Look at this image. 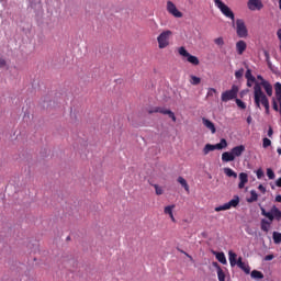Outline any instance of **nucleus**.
I'll return each instance as SVG.
<instances>
[{
    "label": "nucleus",
    "mask_w": 281,
    "mask_h": 281,
    "mask_svg": "<svg viewBox=\"0 0 281 281\" xmlns=\"http://www.w3.org/2000/svg\"><path fill=\"white\" fill-rule=\"evenodd\" d=\"M260 210H261V216H265L266 218H268V221L261 220V231L266 232L267 234L273 221H278V222L281 221V211L276 205L271 207L270 212H267V210H265V207L262 206L260 207Z\"/></svg>",
    "instance_id": "f257e3e1"
},
{
    "label": "nucleus",
    "mask_w": 281,
    "mask_h": 281,
    "mask_svg": "<svg viewBox=\"0 0 281 281\" xmlns=\"http://www.w3.org/2000/svg\"><path fill=\"white\" fill-rule=\"evenodd\" d=\"M254 102L257 109H260L262 105L266 110V115H269L270 113V105H269V98H267V94L262 91L260 88V85L254 86Z\"/></svg>",
    "instance_id": "f03ea898"
},
{
    "label": "nucleus",
    "mask_w": 281,
    "mask_h": 281,
    "mask_svg": "<svg viewBox=\"0 0 281 281\" xmlns=\"http://www.w3.org/2000/svg\"><path fill=\"white\" fill-rule=\"evenodd\" d=\"M228 260L231 267L238 266V268L241 269V271L245 272L247 276L251 273V268L243 261V257H238V255L233 250L228 251Z\"/></svg>",
    "instance_id": "7ed1b4c3"
},
{
    "label": "nucleus",
    "mask_w": 281,
    "mask_h": 281,
    "mask_svg": "<svg viewBox=\"0 0 281 281\" xmlns=\"http://www.w3.org/2000/svg\"><path fill=\"white\" fill-rule=\"evenodd\" d=\"M214 3L216 8H218V10L222 12V14H224V16L235 21L236 18L234 15V11H232V9L227 7V4H225L222 0H214Z\"/></svg>",
    "instance_id": "20e7f679"
},
{
    "label": "nucleus",
    "mask_w": 281,
    "mask_h": 281,
    "mask_svg": "<svg viewBox=\"0 0 281 281\" xmlns=\"http://www.w3.org/2000/svg\"><path fill=\"white\" fill-rule=\"evenodd\" d=\"M223 148H227V139L222 138L220 143L212 145V144H206L203 148V154L204 155H210L213 150H223Z\"/></svg>",
    "instance_id": "39448f33"
},
{
    "label": "nucleus",
    "mask_w": 281,
    "mask_h": 281,
    "mask_svg": "<svg viewBox=\"0 0 281 281\" xmlns=\"http://www.w3.org/2000/svg\"><path fill=\"white\" fill-rule=\"evenodd\" d=\"M170 36H172V31H165L160 33L157 37L159 49H166L170 45Z\"/></svg>",
    "instance_id": "423d86ee"
},
{
    "label": "nucleus",
    "mask_w": 281,
    "mask_h": 281,
    "mask_svg": "<svg viewBox=\"0 0 281 281\" xmlns=\"http://www.w3.org/2000/svg\"><path fill=\"white\" fill-rule=\"evenodd\" d=\"M236 34L239 38H247V36H249V31L247 30L245 20L243 19L236 20Z\"/></svg>",
    "instance_id": "0eeeda50"
},
{
    "label": "nucleus",
    "mask_w": 281,
    "mask_h": 281,
    "mask_svg": "<svg viewBox=\"0 0 281 281\" xmlns=\"http://www.w3.org/2000/svg\"><path fill=\"white\" fill-rule=\"evenodd\" d=\"M238 203H240V198H238V195H235L234 199L229 202L216 206L215 212H225L226 210H232V207H238Z\"/></svg>",
    "instance_id": "6e6552de"
},
{
    "label": "nucleus",
    "mask_w": 281,
    "mask_h": 281,
    "mask_svg": "<svg viewBox=\"0 0 281 281\" xmlns=\"http://www.w3.org/2000/svg\"><path fill=\"white\" fill-rule=\"evenodd\" d=\"M238 97V86H232L231 90H226L222 93V102H229Z\"/></svg>",
    "instance_id": "1a4fd4ad"
},
{
    "label": "nucleus",
    "mask_w": 281,
    "mask_h": 281,
    "mask_svg": "<svg viewBox=\"0 0 281 281\" xmlns=\"http://www.w3.org/2000/svg\"><path fill=\"white\" fill-rule=\"evenodd\" d=\"M178 54H180V56H183L184 58H187L188 63H190L191 65L196 66L200 64L199 57L189 54V52L183 46L178 49Z\"/></svg>",
    "instance_id": "9d476101"
},
{
    "label": "nucleus",
    "mask_w": 281,
    "mask_h": 281,
    "mask_svg": "<svg viewBox=\"0 0 281 281\" xmlns=\"http://www.w3.org/2000/svg\"><path fill=\"white\" fill-rule=\"evenodd\" d=\"M148 113L149 115H151V113H161L162 115H169L172 122H177V116L175 115V113L164 108L156 106V108L149 109Z\"/></svg>",
    "instance_id": "9b49d317"
},
{
    "label": "nucleus",
    "mask_w": 281,
    "mask_h": 281,
    "mask_svg": "<svg viewBox=\"0 0 281 281\" xmlns=\"http://www.w3.org/2000/svg\"><path fill=\"white\" fill-rule=\"evenodd\" d=\"M167 12L175 16L176 19H181L183 16V13L177 9V5L173 4L172 1H167Z\"/></svg>",
    "instance_id": "f8f14e48"
},
{
    "label": "nucleus",
    "mask_w": 281,
    "mask_h": 281,
    "mask_svg": "<svg viewBox=\"0 0 281 281\" xmlns=\"http://www.w3.org/2000/svg\"><path fill=\"white\" fill-rule=\"evenodd\" d=\"M256 85H259L261 91L263 88L269 98H271V95H273V86H271V83L269 81L263 80L262 82H256L255 87H256Z\"/></svg>",
    "instance_id": "ddd939ff"
},
{
    "label": "nucleus",
    "mask_w": 281,
    "mask_h": 281,
    "mask_svg": "<svg viewBox=\"0 0 281 281\" xmlns=\"http://www.w3.org/2000/svg\"><path fill=\"white\" fill-rule=\"evenodd\" d=\"M247 50V42L246 41H238L236 43V52L239 56H243V54H245V52Z\"/></svg>",
    "instance_id": "4468645a"
},
{
    "label": "nucleus",
    "mask_w": 281,
    "mask_h": 281,
    "mask_svg": "<svg viewBox=\"0 0 281 281\" xmlns=\"http://www.w3.org/2000/svg\"><path fill=\"white\" fill-rule=\"evenodd\" d=\"M248 8L252 11L254 10H262V8H263L262 1L261 0H249Z\"/></svg>",
    "instance_id": "2eb2a0df"
},
{
    "label": "nucleus",
    "mask_w": 281,
    "mask_h": 281,
    "mask_svg": "<svg viewBox=\"0 0 281 281\" xmlns=\"http://www.w3.org/2000/svg\"><path fill=\"white\" fill-rule=\"evenodd\" d=\"M248 182H249V176L245 172H240L239 173V183H238L239 190H243V188H245V184Z\"/></svg>",
    "instance_id": "dca6fc26"
},
{
    "label": "nucleus",
    "mask_w": 281,
    "mask_h": 281,
    "mask_svg": "<svg viewBox=\"0 0 281 281\" xmlns=\"http://www.w3.org/2000/svg\"><path fill=\"white\" fill-rule=\"evenodd\" d=\"M202 124H204L205 128H207L209 131H211V133L214 135V133H216V126L212 123V121L202 117Z\"/></svg>",
    "instance_id": "f3484780"
},
{
    "label": "nucleus",
    "mask_w": 281,
    "mask_h": 281,
    "mask_svg": "<svg viewBox=\"0 0 281 281\" xmlns=\"http://www.w3.org/2000/svg\"><path fill=\"white\" fill-rule=\"evenodd\" d=\"M244 151H245V145H238L231 150L235 159L236 157H240V155H243Z\"/></svg>",
    "instance_id": "a211bd4d"
},
{
    "label": "nucleus",
    "mask_w": 281,
    "mask_h": 281,
    "mask_svg": "<svg viewBox=\"0 0 281 281\" xmlns=\"http://www.w3.org/2000/svg\"><path fill=\"white\" fill-rule=\"evenodd\" d=\"M234 159L236 158L234 157V154H232V151H225L222 154V161L224 162L234 161Z\"/></svg>",
    "instance_id": "6ab92c4d"
},
{
    "label": "nucleus",
    "mask_w": 281,
    "mask_h": 281,
    "mask_svg": "<svg viewBox=\"0 0 281 281\" xmlns=\"http://www.w3.org/2000/svg\"><path fill=\"white\" fill-rule=\"evenodd\" d=\"M214 256L216 257V260L221 262V265H227V258L225 257V252H213Z\"/></svg>",
    "instance_id": "aec40b11"
},
{
    "label": "nucleus",
    "mask_w": 281,
    "mask_h": 281,
    "mask_svg": "<svg viewBox=\"0 0 281 281\" xmlns=\"http://www.w3.org/2000/svg\"><path fill=\"white\" fill-rule=\"evenodd\" d=\"M213 267H216V269H217V278H218V280L220 281H225V272L223 271L221 266H218V262H213Z\"/></svg>",
    "instance_id": "412c9836"
},
{
    "label": "nucleus",
    "mask_w": 281,
    "mask_h": 281,
    "mask_svg": "<svg viewBox=\"0 0 281 281\" xmlns=\"http://www.w3.org/2000/svg\"><path fill=\"white\" fill-rule=\"evenodd\" d=\"M178 183H180V186H182V188L186 190V192L188 194H190V184H188V181L184 180L183 177H178Z\"/></svg>",
    "instance_id": "4be33fe9"
},
{
    "label": "nucleus",
    "mask_w": 281,
    "mask_h": 281,
    "mask_svg": "<svg viewBox=\"0 0 281 281\" xmlns=\"http://www.w3.org/2000/svg\"><path fill=\"white\" fill-rule=\"evenodd\" d=\"M274 91H276V98L280 103L281 102V83L280 82L274 83Z\"/></svg>",
    "instance_id": "5701e85b"
},
{
    "label": "nucleus",
    "mask_w": 281,
    "mask_h": 281,
    "mask_svg": "<svg viewBox=\"0 0 281 281\" xmlns=\"http://www.w3.org/2000/svg\"><path fill=\"white\" fill-rule=\"evenodd\" d=\"M250 276L254 280H262L265 278V274L258 270H252Z\"/></svg>",
    "instance_id": "b1692460"
},
{
    "label": "nucleus",
    "mask_w": 281,
    "mask_h": 281,
    "mask_svg": "<svg viewBox=\"0 0 281 281\" xmlns=\"http://www.w3.org/2000/svg\"><path fill=\"white\" fill-rule=\"evenodd\" d=\"M224 173L226 175V177H233V179L238 178V173H236V171H234V169L232 168H224Z\"/></svg>",
    "instance_id": "393cba45"
},
{
    "label": "nucleus",
    "mask_w": 281,
    "mask_h": 281,
    "mask_svg": "<svg viewBox=\"0 0 281 281\" xmlns=\"http://www.w3.org/2000/svg\"><path fill=\"white\" fill-rule=\"evenodd\" d=\"M189 82H190V85H193V87H196V86L201 85V78L196 77L194 75H191Z\"/></svg>",
    "instance_id": "a878e982"
},
{
    "label": "nucleus",
    "mask_w": 281,
    "mask_h": 281,
    "mask_svg": "<svg viewBox=\"0 0 281 281\" xmlns=\"http://www.w3.org/2000/svg\"><path fill=\"white\" fill-rule=\"evenodd\" d=\"M255 201H258V193L256 192V190H251L250 191V198L247 199L248 203H255Z\"/></svg>",
    "instance_id": "bb28decb"
},
{
    "label": "nucleus",
    "mask_w": 281,
    "mask_h": 281,
    "mask_svg": "<svg viewBox=\"0 0 281 281\" xmlns=\"http://www.w3.org/2000/svg\"><path fill=\"white\" fill-rule=\"evenodd\" d=\"M272 239H273L274 245H280L281 244V233L273 232Z\"/></svg>",
    "instance_id": "cd10ccee"
},
{
    "label": "nucleus",
    "mask_w": 281,
    "mask_h": 281,
    "mask_svg": "<svg viewBox=\"0 0 281 281\" xmlns=\"http://www.w3.org/2000/svg\"><path fill=\"white\" fill-rule=\"evenodd\" d=\"M172 210H175V204L165 206L164 212H165V214H168L170 216V218H172V214H173Z\"/></svg>",
    "instance_id": "c85d7f7f"
},
{
    "label": "nucleus",
    "mask_w": 281,
    "mask_h": 281,
    "mask_svg": "<svg viewBox=\"0 0 281 281\" xmlns=\"http://www.w3.org/2000/svg\"><path fill=\"white\" fill-rule=\"evenodd\" d=\"M244 74H245V69L240 68L239 70L235 71V78L237 80H240V78H243Z\"/></svg>",
    "instance_id": "c756f323"
},
{
    "label": "nucleus",
    "mask_w": 281,
    "mask_h": 281,
    "mask_svg": "<svg viewBox=\"0 0 281 281\" xmlns=\"http://www.w3.org/2000/svg\"><path fill=\"white\" fill-rule=\"evenodd\" d=\"M154 188L157 196H161V194H164V189L159 187V184H154Z\"/></svg>",
    "instance_id": "7c9ffc66"
},
{
    "label": "nucleus",
    "mask_w": 281,
    "mask_h": 281,
    "mask_svg": "<svg viewBox=\"0 0 281 281\" xmlns=\"http://www.w3.org/2000/svg\"><path fill=\"white\" fill-rule=\"evenodd\" d=\"M214 43L218 47H223V45H225V40H223V37H217V38L214 40Z\"/></svg>",
    "instance_id": "2f4dec72"
},
{
    "label": "nucleus",
    "mask_w": 281,
    "mask_h": 281,
    "mask_svg": "<svg viewBox=\"0 0 281 281\" xmlns=\"http://www.w3.org/2000/svg\"><path fill=\"white\" fill-rule=\"evenodd\" d=\"M236 104L239 109H247V104H245V102H243V100L240 99H236Z\"/></svg>",
    "instance_id": "473e14b6"
},
{
    "label": "nucleus",
    "mask_w": 281,
    "mask_h": 281,
    "mask_svg": "<svg viewBox=\"0 0 281 281\" xmlns=\"http://www.w3.org/2000/svg\"><path fill=\"white\" fill-rule=\"evenodd\" d=\"M267 177L269 179H276V172H273V169H271V168L267 169Z\"/></svg>",
    "instance_id": "72a5a7b5"
},
{
    "label": "nucleus",
    "mask_w": 281,
    "mask_h": 281,
    "mask_svg": "<svg viewBox=\"0 0 281 281\" xmlns=\"http://www.w3.org/2000/svg\"><path fill=\"white\" fill-rule=\"evenodd\" d=\"M262 146L265 147V148H269V146H271V139H269V138H263V142H262Z\"/></svg>",
    "instance_id": "f704fd0d"
},
{
    "label": "nucleus",
    "mask_w": 281,
    "mask_h": 281,
    "mask_svg": "<svg viewBox=\"0 0 281 281\" xmlns=\"http://www.w3.org/2000/svg\"><path fill=\"white\" fill-rule=\"evenodd\" d=\"M256 175H257V179H261L265 177V171H262V169H258Z\"/></svg>",
    "instance_id": "c9c22d12"
},
{
    "label": "nucleus",
    "mask_w": 281,
    "mask_h": 281,
    "mask_svg": "<svg viewBox=\"0 0 281 281\" xmlns=\"http://www.w3.org/2000/svg\"><path fill=\"white\" fill-rule=\"evenodd\" d=\"M272 109L273 111H280V108L278 106V101H276V99L272 100Z\"/></svg>",
    "instance_id": "e433bc0d"
},
{
    "label": "nucleus",
    "mask_w": 281,
    "mask_h": 281,
    "mask_svg": "<svg viewBox=\"0 0 281 281\" xmlns=\"http://www.w3.org/2000/svg\"><path fill=\"white\" fill-rule=\"evenodd\" d=\"M8 66V61H5L4 58H0V68L3 69V67Z\"/></svg>",
    "instance_id": "4c0bfd02"
},
{
    "label": "nucleus",
    "mask_w": 281,
    "mask_h": 281,
    "mask_svg": "<svg viewBox=\"0 0 281 281\" xmlns=\"http://www.w3.org/2000/svg\"><path fill=\"white\" fill-rule=\"evenodd\" d=\"M258 190H259V192H261L262 194H266V193H267V188H265V186H262V184H259V186H258Z\"/></svg>",
    "instance_id": "58836bf2"
},
{
    "label": "nucleus",
    "mask_w": 281,
    "mask_h": 281,
    "mask_svg": "<svg viewBox=\"0 0 281 281\" xmlns=\"http://www.w3.org/2000/svg\"><path fill=\"white\" fill-rule=\"evenodd\" d=\"M254 75L251 74V69H247L246 74H245V78L246 80H248L250 77H252Z\"/></svg>",
    "instance_id": "ea45409f"
},
{
    "label": "nucleus",
    "mask_w": 281,
    "mask_h": 281,
    "mask_svg": "<svg viewBox=\"0 0 281 281\" xmlns=\"http://www.w3.org/2000/svg\"><path fill=\"white\" fill-rule=\"evenodd\" d=\"M273 258H274L273 255H267V256L265 257V260H266V261H270V260H273Z\"/></svg>",
    "instance_id": "a19ab883"
},
{
    "label": "nucleus",
    "mask_w": 281,
    "mask_h": 281,
    "mask_svg": "<svg viewBox=\"0 0 281 281\" xmlns=\"http://www.w3.org/2000/svg\"><path fill=\"white\" fill-rule=\"evenodd\" d=\"M268 137H273V128L269 127L268 130Z\"/></svg>",
    "instance_id": "79ce46f5"
},
{
    "label": "nucleus",
    "mask_w": 281,
    "mask_h": 281,
    "mask_svg": "<svg viewBox=\"0 0 281 281\" xmlns=\"http://www.w3.org/2000/svg\"><path fill=\"white\" fill-rule=\"evenodd\" d=\"M276 186H277V188H281V178L277 179Z\"/></svg>",
    "instance_id": "37998d69"
},
{
    "label": "nucleus",
    "mask_w": 281,
    "mask_h": 281,
    "mask_svg": "<svg viewBox=\"0 0 281 281\" xmlns=\"http://www.w3.org/2000/svg\"><path fill=\"white\" fill-rule=\"evenodd\" d=\"M248 81H250V82H254L255 85H256V82H258V81H256V77H250L249 79H247Z\"/></svg>",
    "instance_id": "c03bdc74"
},
{
    "label": "nucleus",
    "mask_w": 281,
    "mask_h": 281,
    "mask_svg": "<svg viewBox=\"0 0 281 281\" xmlns=\"http://www.w3.org/2000/svg\"><path fill=\"white\" fill-rule=\"evenodd\" d=\"M277 36H278V38H279V41H280V43H281V29L278 30Z\"/></svg>",
    "instance_id": "a18cd8bd"
},
{
    "label": "nucleus",
    "mask_w": 281,
    "mask_h": 281,
    "mask_svg": "<svg viewBox=\"0 0 281 281\" xmlns=\"http://www.w3.org/2000/svg\"><path fill=\"white\" fill-rule=\"evenodd\" d=\"M252 120H254V119L251 117V115H249V116L247 117V120H246L247 124H251Z\"/></svg>",
    "instance_id": "49530a36"
},
{
    "label": "nucleus",
    "mask_w": 281,
    "mask_h": 281,
    "mask_svg": "<svg viewBox=\"0 0 281 281\" xmlns=\"http://www.w3.org/2000/svg\"><path fill=\"white\" fill-rule=\"evenodd\" d=\"M276 202L281 203V195L280 194L276 196Z\"/></svg>",
    "instance_id": "de8ad7c7"
},
{
    "label": "nucleus",
    "mask_w": 281,
    "mask_h": 281,
    "mask_svg": "<svg viewBox=\"0 0 281 281\" xmlns=\"http://www.w3.org/2000/svg\"><path fill=\"white\" fill-rule=\"evenodd\" d=\"M254 83L255 82H251V81L247 80V87L251 88V87H254Z\"/></svg>",
    "instance_id": "09e8293b"
},
{
    "label": "nucleus",
    "mask_w": 281,
    "mask_h": 281,
    "mask_svg": "<svg viewBox=\"0 0 281 281\" xmlns=\"http://www.w3.org/2000/svg\"><path fill=\"white\" fill-rule=\"evenodd\" d=\"M257 79L260 80L261 82L265 80V78H262V76L258 75Z\"/></svg>",
    "instance_id": "8fccbe9b"
},
{
    "label": "nucleus",
    "mask_w": 281,
    "mask_h": 281,
    "mask_svg": "<svg viewBox=\"0 0 281 281\" xmlns=\"http://www.w3.org/2000/svg\"><path fill=\"white\" fill-rule=\"evenodd\" d=\"M172 223H177V220L175 218V214H172V217H170Z\"/></svg>",
    "instance_id": "3c124183"
},
{
    "label": "nucleus",
    "mask_w": 281,
    "mask_h": 281,
    "mask_svg": "<svg viewBox=\"0 0 281 281\" xmlns=\"http://www.w3.org/2000/svg\"><path fill=\"white\" fill-rule=\"evenodd\" d=\"M265 56H266L267 60H269V53L268 52H265Z\"/></svg>",
    "instance_id": "603ef678"
},
{
    "label": "nucleus",
    "mask_w": 281,
    "mask_h": 281,
    "mask_svg": "<svg viewBox=\"0 0 281 281\" xmlns=\"http://www.w3.org/2000/svg\"><path fill=\"white\" fill-rule=\"evenodd\" d=\"M210 91H211L212 93H216V89H214V88H211Z\"/></svg>",
    "instance_id": "864d4df0"
},
{
    "label": "nucleus",
    "mask_w": 281,
    "mask_h": 281,
    "mask_svg": "<svg viewBox=\"0 0 281 281\" xmlns=\"http://www.w3.org/2000/svg\"><path fill=\"white\" fill-rule=\"evenodd\" d=\"M278 155H281V148L277 149Z\"/></svg>",
    "instance_id": "5fc2aeb1"
},
{
    "label": "nucleus",
    "mask_w": 281,
    "mask_h": 281,
    "mask_svg": "<svg viewBox=\"0 0 281 281\" xmlns=\"http://www.w3.org/2000/svg\"><path fill=\"white\" fill-rule=\"evenodd\" d=\"M279 8H280V10H281V0H279Z\"/></svg>",
    "instance_id": "6e6d98bb"
},
{
    "label": "nucleus",
    "mask_w": 281,
    "mask_h": 281,
    "mask_svg": "<svg viewBox=\"0 0 281 281\" xmlns=\"http://www.w3.org/2000/svg\"><path fill=\"white\" fill-rule=\"evenodd\" d=\"M279 106H280V115H281V102L279 103Z\"/></svg>",
    "instance_id": "4d7b16f0"
},
{
    "label": "nucleus",
    "mask_w": 281,
    "mask_h": 281,
    "mask_svg": "<svg viewBox=\"0 0 281 281\" xmlns=\"http://www.w3.org/2000/svg\"><path fill=\"white\" fill-rule=\"evenodd\" d=\"M271 189H272V190H276V187L272 186Z\"/></svg>",
    "instance_id": "13d9d810"
}]
</instances>
